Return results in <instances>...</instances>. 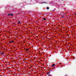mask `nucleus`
I'll return each instance as SVG.
<instances>
[{
	"label": "nucleus",
	"instance_id": "obj_1",
	"mask_svg": "<svg viewBox=\"0 0 76 76\" xmlns=\"http://www.w3.org/2000/svg\"><path fill=\"white\" fill-rule=\"evenodd\" d=\"M10 15L11 16H13V15L12 14H8V16H10Z\"/></svg>",
	"mask_w": 76,
	"mask_h": 76
},
{
	"label": "nucleus",
	"instance_id": "obj_2",
	"mask_svg": "<svg viewBox=\"0 0 76 76\" xmlns=\"http://www.w3.org/2000/svg\"><path fill=\"white\" fill-rule=\"evenodd\" d=\"M4 52H2L1 53H0V54H1V55H3V54H4Z\"/></svg>",
	"mask_w": 76,
	"mask_h": 76
},
{
	"label": "nucleus",
	"instance_id": "obj_3",
	"mask_svg": "<svg viewBox=\"0 0 76 76\" xmlns=\"http://www.w3.org/2000/svg\"><path fill=\"white\" fill-rule=\"evenodd\" d=\"M64 15H65L64 14V15L62 16V18H64Z\"/></svg>",
	"mask_w": 76,
	"mask_h": 76
},
{
	"label": "nucleus",
	"instance_id": "obj_4",
	"mask_svg": "<svg viewBox=\"0 0 76 76\" xmlns=\"http://www.w3.org/2000/svg\"><path fill=\"white\" fill-rule=\"evenodd\" d=\"M55 66V64H52V65H51V67H53V66Z\"/></svg>",
	"mask_w": 76,
	"mask_h": 76
},
{
	"label": "nucleus",
	"instance_id": "obj_5",
	"mask_svg": "<svg viewBox=\"0 0 76 76\" xmlns=\"http://www.w3.org/2000/svg\"><path fill=\"white\" fill-rule=\"evenodd\" d=\"M17 23H18V24H19L20 23H21V22H20V21H18L17 22Z\"/></svg>",
	"mask_w": 76,
	"mask_h": 76
},
{
	"label": "nucleus",
	"instance_id": "obj_6",
	"mask_svg": "<svg viewBox=\"0 0 76 76\" xmlns=\"http://www.w3.org/2000/svg\"><path fill=\"white\" fill-rule=\"evenodd\" d=\"M43 19L44 20H46V18H43Z\"/></svg>",
	"mask_w": 76,
	"mask_h": 76
},
{
	"label": "nucleus",
	"instance_id": "obj_7",
	"mask_svg": "<svg viewBox=\"0 0 76 76\" xmlns=\"http://www.w3.org/2000/svg\"><path fill=\"white\" fill-rule=\"evenodd\" d=\"M25 50H26V51H29V50L28 49H25Z\"/></svg>",
	"mask_w": 76,
	"mask_h": 76
},
{
	"label": "nucleus",
	"instance_id": "obj_8",
	"mask_svg": "<svg viewBox=\"0 0 76 76\" xmlns=\"http://www.w3.org/2000/svg\"><path fill=\"white\" fill-rule=\"evenodd\" d=\"M47 10H48V9H49V7H47Z\"/></svg>",
	"mask_w": 76,
	"mask_h": 76
},
{
	"label": "nucleus",
	"instance_id": "obj_9",
	"mask_svg": "<svg viewBox=\"0 0 76 76\" xmlns=\"http://www.w3.org/2000/svg\"><path fill=\"white\" fill-rule=\"evenodd\" d=\"M47 74L48 75H49V74H50V73L47 72Z\"/></svg>",
	"mask_w": 76,
	"mask_h": 76
},
{
	"label": "nucleus",
	"instance_id": "obj_10",
	"mask_svg": "<svg viewBox=\"0 0 76 76\" xmlns=\"http://www.w3.org/2000/svg\"><path fill=\"white\" fill-rule=\"evenodd\" d=\"M11 42H14V41H13L12 40H11Z\"/></svg>",
	"mask_w": 76,
	"mask_h": 76
},
{
	"label": "nucleus",
	"instance_id": "obj_11",
	"mask_svg": "<svg viewBox=\"0 0 76 76\" xmlns=\"http://www.w3.org/2000/svg\"><path fill=\"white\" fill-rule=\"evenodd\" d=\"M42 3H47L46 2H42Z\"/></svg>",
	"mask_w": 76,
	"mask_h": 76
},
{
	"label": "nucleus",
	"instance_id": "obj_12",
	"mask_svg": "<svg viewBox=\"0 0 76 76\" xmlns=\"http://www.w3.org/2000/svg\"><path fill=\"white\" fill-rule=\"evenodd\" d=\"M9 42L10 43H12V42L10 41Z\"/></svg>",
	"mask_w": 76,
	"mask_h": 76
},
{
	"label": "nucleus",
	"instance_id": "obj_13",
	"mask_svg": "<svg viewBox=\"0 0 76 76\" xmlns=\"http://www.w3.org/2000/svg\"><path fill=\"white\" fill-rule=\"evenodd\" d=\"M50 72H52V71H51V69H50Z\"/></svg>",
	"mask_w": 76,
	"mask_h": 76
},
{
	"label": "nucleus",
	"instance_id": "obj_14",
	"mask_svg": "<svg viewBox=\"0 0 76 76\" xmlns=\"http://www.w3.org/2000/svg\"><path fill=\"white\" fill-rule=\"evenodd\" d=\"M49 73H51V72H50V71H49Z\"/></svg>",
	"mask_w": 76,
	"mask_h": 76
},
{
	"label": "nucleus",
	"instance_id": "obj_15",
	"mask_svg": "<svg viewBox=\"0 0 76 76\" xmlns=\"http://www.w3.org/2000/svg\"><path fill=\"white\" fill-rule=\"evenodd\" d=\"M48 76H51V75H48Z\"/></svg>",
	"mask_w": 76,
	"mask_h": 76
},
{
	"label": "nucleus",
	"instance_id": "obj_16",
	"mask_svg": "<svg viewBox=\"0 0 76 76\" xmlns=\"http://www.w3.org/2000/svg\"><path fill=\"white\" fill-rule=\"evenodd\" d=\"M54 10H53V12H54Z\"/></svg>",
	"mask_w": 76,
	"mask_h": 76
},
{
	"label": "nucleus",
	"instance_id": "obj_17",
	"mask_svg": "<svg viewBox=\"0 0 76 76\" xmlns=\"http://www.w3.org/2000/svg\"><path fill=\"white\" fill-rule=\"evenodd\" d=\"M55 47H57L56 46H55Z\"/></svg>",
	"mask_w": 76,
	"mask_h": 76
},
{
	"label": "nucleus",
	"instance_id": "obj_18",
	"mask_svg": "<svg viewBox=\"0 0 76 76\" xmlns=\"http://www.w3.org/2000/svg\"><path fill=\"white\" fill-rule=\"evenodd\" d=\"M65 15H66V14H65Z\"/></svg>",
	"mask_w": 76,
	"mask_h": 76
}]
</instances>
